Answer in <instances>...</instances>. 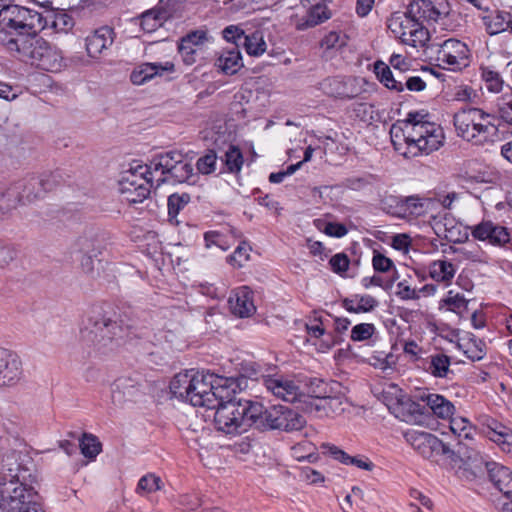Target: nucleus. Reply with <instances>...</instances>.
<instances>
[{
	"mask_svg": "<svg viewBox=\"0 0 512 512\" xmlns=\"http://www.w3.org/2000/svg\"><path fill=\"white\" fill-rule=\"evenodd\" d=\"M35 465L26 453L13 452L4 458L0 471V512H26L41 500L33 484Z\"/></svg>",
	"mask_w": 512,
	"mask_h": 512,
	"instance_id": "f257e3e1",
	"label": "nucleus"
},
{
	"mask_svg": "<svg viewBox=\"0 0 512 512\" xmlns=\"http://www.w3.org/2000/svg\"><path fill=\"white\" fill-rule=\"evenodd\" d=\"M146 330L147 326L133 311H124L118 315L94 313L82 330V336L100 350L133 338H142L146 336Z\"/></svg>",
	"mask_w": 512,
	"mask_h": 512,
	"instance_id": "f03ea898",
	"label": "nucleus"
},
{
	"mask_svg": "<svg viewBox=\"0 0 512 512\" xmlns=\"http://www.w3.org/2000/svg\"><path fill=\"white\" fill-rule=\"evenodd\" d=\"M219 397L215 405L214 425L225 434H240L248 428L256 427L257 416L261 413V403L249 399L230 397L228 394Z\"/></svg>",
	"mask_w": 512,
	"mask_h": 512,
	"instance_id": "7ed1b4c3",
	"label": "nucleus"
},
{
	"mask_svg": "<svg viewBox=\"0 0 512 512\" xmlns=\"http://www.w3.org/2000/svg\"><path fill=\"white\" fill-rule=\"evenodd\" d=\"M391 389L394 390V397L388 396L392 392H383L385 404L397 418L403 421H417L424 414L426 408L441 419H449L455 412L453 403L442 395L424 392L419 396V399L424 403V405H421L403 395L402 390L395 386L391 387Z\"/></svg>",
	"mask_w": 512,
	"mask_h": 512,
	"instance_id": "20e7f679",
	"label": "nucleus"
},
{
	"mask_svg": "<svg viewBox=\"0 0 512 512\" xmlns=\"http://www.w3.org/2000/svg\"><path fill=\"white\" fill-rule=\"evenodd\" d=\"M44 28L42 14L20 6L5 5L0 9V44L8 50L16 47L21 37H26Z\"/></svg>",
	"mask_w": 512,
	"mask_h": 512,
	"instance_id": "39448f33",
	"label": "nucleus"
},
{
	"mask_svg": "<svg viewBox=\"0 0 512 512\" xmlns=\"http://www.w3.org/2000/svg\"><path fill=\"white\" fill-rule=\"evenodd\" d=\"M499 118L480 108H462L454 114L457 135L475 145L491 141L499 131Z\"/></svg>",
	"mask_w": 512,
	"mask_h": 512,
	"instance_id": "423d86ee",
	"label": "nucleus"
},
{
	"mask_svg": "<svg viewBox=\"0 0 512 512\" xmlns=\"http://www.w3.org/2000/svg\"><path fill=\"white\" fill-rule=\"evenodd\" d=\"M190 404L193 406L215 408L219 404V397L227 393L234 383L232 378H222L214 373L195 371L193 369Z\"/></svg>",
	"mask_w": 512,
	"mask_h": 512,
	"instance_id": "0eeeda50",
	"label": "nucleus"
},
{
	"mask_svg": "<svg viewBox=\"0 0 512 512\" xmlns=\"http://www.w3.org/2000/svg\"><path fill=\"white\" fill-rule=\"evenodd\" d=\"M255 421V429L259 431L293 432L301 430L306 425L305 418L299 412L284 405H273L266 409L261 404V413Z\"/></svg>",
	"mask_w": 512,
	"mask_h": 512,
	"instance_id": "6e6552de",
	"label": "nucleus"
},
{
	"mask_svg": "<svg viewBox=\"0 0 512 512\" xmlns=\"http://www.w3.org/2000/svg\"><path fill=\"white\" fill-rule=\"evenodd\" d=\"M404 436L419 455L430 461L438 462L441 457H446L456 462L461 458V442L458 444L459 449L454 451L437 436L429 432L410 430Z\"/></svg>",
	"mask_w": 512,
	"mask_h": 512,
	"instance_id": "1a4fd4ad",
	"label": "nucleus"
},
{
	"mask_svg": "<svg viewBox=\"0 0 512 512\" xmlns=\"http://www.w3.org/2000/svg\"><path fill=\"white\" fill-rule=\"evenodd\" d=\"M387 27L403 44L412 47L424 46L429 40L427 28L408 14V8L405 12H394L387 20Z\"/></svg>",
	"mask_w": 512,
	"mask_h": 512,
	"instance_id": "9d476101",
	"label": "nucleus"
},
{
	"mask_svg": "<svg viewBox=\"0 0 512 512\" xmlns=\"http://www.w3.org/2000/svg\"><path fill=\"white\" fill-rule=\"evenodd\" d=\"M38 176H31L11 185L6 191H0V219L6 217L17 203L32 202L42 198Z\"/></svg>",
	"mask_w": 512,
	"mask_h": 512,
	"instance_id": "9b49d317",
	"label": "nucleus"
},
{
	"mask_svg": "<svg viewBox=\"0 0 512 512\" xmlns=\"http://www.w3.org/2000/svg\"><path fill=\"white\" fill-rule=\"evenodd\" d=\"M155 180L150 173L142 175L135 167L127 171L120 180L119 192L128 203H141L149 197L151 189L155 188Z\"/></svg>",
	"mask_w": 512,
	"mask_h": 512,
	"instance_id": "f8f14e48",
	"label": "nucleus"
},
{
	"mask_svg": "<svg viewBox=\"0 0 512 512\" xmlns=\"http://www.w3.org/2000/svg\"><path fill=\"white\" fill-rule=\"evenodd\" d=\"M470 49L455 38L445 40L437 52V61L442 69L457 71L468 66Z\"/></svg>",
	"mask_w": 512,
	"mask_h": 512,
	"instance_id": "ddd939ff",
	"label": "nucleus"
},
{
	"mask_svg": "<svg viewBox=\"0 0 512 512\" xmlns=\"http://www.w3.org/2000/svg\"><path fill=\"white\" fill-rule=\"evenodd\" d=\"M450 13V4L447 0H413L408 5V14L416 17L419 22L435 23Z\"/></svg>",
	"mask_w": 512,
	"mask_h": 512,
	"instance_id": "4468645a",
	"label": "nucleus"
},
{
	"mask_svg": "<svg viewBox=\"0 0 512 512\" xmlns=\"http://www.w3.org/2000/svg\"><path fill=\"white\" fill-rule=\"evenodd\" d=\"M360 82L361 80L356 77L335 76L326 78L321 83V87L331 97L353 99L362 92Z\"/></svg>",
	"mask_w": 512,
	"mask_h": 512,
	"instance_id": "2eb2a0df",
	"label": "nucleus"
},
{
	"mask_svg": "<svg viewBox=\"0 0 512 512\" xmlns=\"http://www.w3.org/2000/svg\"><path fill=\"white\" fill-rule=\"evenodd\" d=\"M264 386L275 397L286 402H295L300 395L299 386L293 379L274 371L265 376Z\"/></svg>",
	"mask_w": 512,
	"mask_h": 512,
	"instance_id": "dca6fc26",
	"label": "nucleus"
},
{
	"mask_svg": "<svg viewBox=\"0 0 512 512\" xmlns=\"http://www.w3.org/2000/svg\"><path fill=\"white\" fill-rule=\"evenodd\" d=\"M47 41L36 34L21 37L16 43V47L8 49L20 61L36 66Z\"/></svg>",
	"mask_w": 512,
	"mask_h": 512,
	"instance_id": "f3484780",
	"label": "nucleus"
},
{
	"mask_svg": "<svg viewBox=\"0 0 512 512\" xmlns=\"http://www.w3.org/2000/svg\"><path fill=\"white\" fill-rule=\"evenodd\" d=\"M21 375V360L18 355L0 347V387L14 385Z\"/></svg>",
	"mask_w": 512,
	"mask_h": 512,
	"instance_id": "a211bd4d",
	"label": "nucleus"
},
{
	"mask_svg": "<svg viewBox=\"0 0 512 512\" xmlns=\"http://www.w3.org/2000/svg\"><path fill=\"white\" fill-rule=\"evenodd\" d=\"M183 157L184 155L178 151H169L166 153L158 154L151 159L149 164L137 165L136 171L142 175L145 173H150L151 176H154L156 172L160 171V177H164L170 173V171L177 165V163H179Z\"/></svg>",
	"mask_w": 512,
	"mask_h": 512,
	"instance_id": "6ab92c4d",
	"label": "nucleus"
},
{
	"mask_svg": "<svg viewBox=\"0 0 512 512\" xmlns=\"http://www.w3.org/2000/svg\"><path fill=\"white\" fill-rule=\"evenodd\" d=\"M115 40L114 29L109 26H102L94 30L85 39L87 54L91 58H98L104 51L108 50Z\"/></svg>",
	"mask_w": 512,
	"mask_h": 512,
	"instance_id": "aec40b11",
	"label": "nucleus"
},
{
	"mask_svg": "<svg viewBox=\"0 0 512 512\" xmlns=\"http://www.w3.org/2000/svg\"><path fill=\"white\" fill-rule=\"evenodd\" d=\"M475 239L488 240L492 245H504L510 241V234L506 227L496 225L491 221H483L472 229Z\"/></svg>",
	"mask_w": 512,
	"mask_h": 512,
	"instance_id": "412c9836",
	"label": "nucleus"
},
{
	"mask_svg": "<svg viewBox=\"0 0 512 512\" xmlns=\"http://www.w3.org/2000/svg\"><path fill=\"white\" fill-rule=\"evenodd\" d=\"M485 468L490 481L506 497H512V471L496 462H486Z\"/></svg>",
	"mask_w": 512,
	"mask_h": 512,
	"instance_id": "4be33fe9",
	"label": "nucleus"
},
{
	"mask_svg": "<svg viewBox=\"0 0 512 512\" xmlns=\"http://www.w3.org/2000/svg\"><path fill=\"white\" fill-rule=\"evenodd\" d=\"M142 383L139 379L122 376L117 378L111 387V397L114 403L130 400L141 392Z\"/></svg>",
	"mask_w": 512,
	"mask_h": 512,
	"instance_id": "5701e85b",
	"label": "nucleus"
},
{
	"mask_svg": "<svg viewBox=\"0 0 512 512\" xmlns=\"http://www.w3.org/2000/svg\"><path fill=\"white\" fill-rule=\"evenodd\" d=\"M421 363L423 370L435 378L451 379L454 376L450 369L451 358L442 352L427 356Z\"/></svg>",
	"mask_w": 512,
	"mask_h": 512,
	"instance_id": "b1692460",
	"label": "nucleus"
},
{
	"mask_svg": "<svg viewBox=\"0 0 512 512\" xmlns=\"http://www.w3.org/2000/svg\"><path fill=\"white\" fill-rule=\"evenodd\" d=\"M174 64L165 63H142L137 66L130 75V80L135 85H143L156 76L163 75L164 72H173Z\"/></svg>",
	"mask_w": 512,
	"mask_h": 512,
	"instance_id": "393cba45",
	"label": "nucleus"
},
{
	"mask_svg": "<svg viewBox=\"0 0 512 512\" xmlns=\"http://www.w3.org/2000/svg\"><path fill=\"white\" fill-rule=\"evenodd\" d=\"M228 302L231 312L240 318L249 317L256 311L252 291L245 286L237 289Z\"/></svg>",
	"mask_w": 512,
	"mask_h": 512,
	"instance_id": "a878e982",
	"label": "nucleus"
},
{
	"mask_svg": "<svg viewBox=\"0 0 512 512\" xmlns=\"http://www.w3.org/2000/svg\"><path fill=\"white\" fill-rule=\"evenodd\" d=\"M194 177L192 164L183 157L167 176L156 178L155 189L165 183H194V181H191Z\"/></svg>",
	"mask_w": 512,
	"mask_h": 512,
	"instance_id": "bb28decb",
	"label": "nucleus"
},
{
	"mask_svg": "<svg viewBox=\"0 0 512 512\" xmlns=\"http://www.w3.org/2000/svg\"><path fill=\"white\" fill-rule=\"evenodd\" d=\"M420 133L423 137V143L419 146L422 148L424 154L428 155L433 151L438 150L444 141L443 129L431 122L425 121L423 123Z\"/></svg>",
	"mask_w": 512,
	"mask_h": 512,
	"instance_id": "cd10ccee",
	"label": "nucleus"
},
{
	"mask_svg": "<svg viewBox=\"0 0 512 512\" xmlns=\"http://www.w3.org/2000/svg\"><path fill=\"white\" fill-rule=\"evenodd\" d=\"M192 373L193 369L176 374L169 385L170 391L174 397L189 403L191 400V387L194 388L192 384Z\"/></svg>",
	"mask_w": 512,
	"mask_h": 512,
	"instance_id": "c85d7f7f",
	"label": "nucleus"
},
{
	"mask_svg": "<svg viewBox=\"0 0 512 512\" xmlns=\"http://www.w3.org/2000/svg\"><path fill=\"white\" fill-rule=\"evenodd\" d=\"M322 448L335 460H338L345 465H354L367 471H371L374 467V464L369 461L367 457L350 456L335 445L323 444Z\"/></svg>",
	"mask_w": 512,
	"mask_h": 512,
	"instance_id": "c756f323",
	"label": "nucleus"
},
{
	"mask_svg": "<svg viewBox=\"0 0 512 512\" xmlns=\"http://www.w3.org/2000/svg\"><path fill=\"white\" fill-rule=\"evenodd\" d=\"M422 127L423 124H416V126H409V128L404 127L403 139L406 144V150L402 152L404 157L410 158L424 154L422 148L419 147L423 143L424 137L420 133Z\"/></svg>",
	"mask_w": 512,
	"mask_h": 512,
	"instance_id": "7c9ffc66",
	"label": "nucleus"
},
{
	"mask_svg": "<svg viewBox=\"0 0 512 512\" xmlns=\"http://www.w3.org/2000/svg\"><path fill=\"white\" fill-rule=\"evenodd\" d=\"M62 66L63 56L61 50L47 42L36 67L45 71L57 72L61 70Z\"/></svg>",
	"mask_w": 512,
	"mask_h": 512,
	"instance_id": "2f4dec72",
	"label": "nucleus"
},
{
	"mask_svg": "<svg viewBox=\"0 0 512 512\" xmlns=\"http://www.w3.org/2000/svg\"><path fill=\"white\" fill-rule=\"evenodd\" d=\"M215 66L226 75L236 74L243 67L239 49L234 47L231 50H224L217 58Z\"/></svg>",
	"mask_w": 512,
	"mask_h": 512,
	"instance_id": "473e14b6",
	"label": "nucleus"
},
{
	"mask_svg": "<svg viewBox=\"0 0 512 512\" xmlns=\"http://www.w3.org/2000/svg\"><path fill=\"white\" fill-rule=\"evenodd\" d=\"M330 17L331 12L327 6L316 4L309 9L307 15L297 23L296 27L298 30H306L323 23Z\"/></svg>",
	"mask_w": 512,
	"mask_h": 512,
	"instance_id": "72a5a7b5",
	"label": "nucleus"
},
{
	"mask_svg": "<svg viewBox=\"0 0 512 512\" xmlns=\"http://www.w3.org/2000/svg\"><path fill=\"white\" fill-rule=\"evenodd\" d=\"M276 366L272 365H261L255 361H243L240 364L239 374L241 379H251L258 381L262 379L264 382L265 376L276 370Z\"/></svg>",
	"mask_w": 512,
	"mask_h": 512,
	"instance_id": "f704fd0d",
	"label": "nucleus"
},
{
	"mask_svg": "<svg viewBox=\"0 0 512 512\" xmlns=\"http://www.w3.org/2000/svg\"><path fill=\"white\" fill-rule=\"evenodd\" d=\"M168 18V11L162 6H156L142 13L141 27L145 32H153L162 26Z\"/></svg>",
	"mask_w": 512,
	"mask_h": 512,
	"instance_id": "c9c22d12",
	"label": "nucleus"
},
{
	"mask_svg": "<svg viewBox=\"0 0 512 512\" xmlns=\"http://www.w3.org/2000/svg\"><path fill=\"white\" fill-rule=\"evenodd\" d=\"M374 73L377 79L386 88L394 90L396 92L404 91L403 81L396 79L393 75L390 67L382 61H376L374 63Z\"/></svg>",
	"mask_w": 512,
	"mask_h": 512,
	"instance_id": "e433bc0d",
	"label": "nucleus"
},
{
	"mask_svg": "<svg viewBox=\"0 0 512 512\" xmlns=\"http://www.w3.org/2000/svg\"><path fill=\"white\" fill-rule=\"evenodd\" d=\"M511 14L506 11H497L495 15L487 16L483 18L486 31L489 35H497L501 32L509 29L508 22Z\"/></svg>",
	"mask_w": 512,
	"mask_h": 512,
	"instance_id": "4c0bfd02",
	"label": "nucleus"
},
{
	"mask_svg": "<svg viewBox=\"0 0 512 512\" xmlns=\"http://www.w3.org/2000/svg\"><path fill=\"white\" fill-rule=\"evenodd\" d=\"M454 265L446 260L433 261L429 265V275L437 282L449 283L455 275Z\"/></svg>",
	"mask_w": 512,
	"mask_h": 512,
	"instance_id": "58836bf2",
	"label": "nucleus"
},
{
	"mask_svg": "<svg viewBox=\"0 0 512 512\" xmlns=\"http://www.w3.org/2000/svg\"><path fill=\"white\" fill-rule=\"evenodd\" d=\"M243 46L250 56L258 57L262 55L267 48L261 31H254L253 33L244 37Z\"/></svg>",
	"mask_w": 512,
	"mask_h": 512,
	"instance_id": "ea45409f",
	"label": "nucleus"
},
{
	"mask_svg": "<svg viewBox=\"0 0 512 512\" xmlns=\"http://www.w3.org/2000/svg\"><path fill=\"white\" fill-rule=\"evenodd\" d=\"M430 223L435 230V232L440 235L442 232H447L445 237L451 242H458L459 239H454V225L453 219L449 217L448 213H445L443 216L441 215H431Z\"/></svg>",
	"mask_w": 512,
	"mask_h": 512,
	"instance_id": "a19ab883",
	"label": "nucleus"
},
{
	"mask_svg": "<svg viewBox=\"0 0 512 512\" xmlns=\"http://www.w3.org/2000/svg\"><path fill=\"white\" fill-rule=\"evenodd\" d=\"M487 437L496 443L500 449L512 457V430L500 427L499 431L487 432Z\"/></svg>",
	"mask_w": 512,
	"mask_h": 512,
	"instance_id": "79ce46f5",
	"label": "nucleus"
},
{
	"mask_svg": "<svg viewBox=\"0 0 512 512\" xmlns=\"http://www.w3.org/2000/svg\"><path fill=\"white\" fill-rule=\"evenodd\" d=\"M163 485V481L159 476L154 473H148L139 479L136 492L141 495L151 494L161 490Z\"/></svg>",
	"mask_w": 512,
	"mask_h": 512,
	"instance_id": "37998d69",
	"label": "nucleus"
},
{
	"mask_svg": "<svg viewBox=\"0 0 512 512\" xmlns=\"http://www.w3.org/2000/svg\"><path fill=\"white\" fill-rule=\"evenodd\" d=\"M81 453L86 457L93 459L101 452V443L98 438L90 433H84L79 440Z\"/></svg>",
	"mask_w": 512,
	"mask_h": 512,
	"instance_id": "c03bdc74",
	"label": "nucleus"
},
{
	"mask_svg": "<svg viewBox=\"0 0 512 512\" xmlns=\"http://www.w3.org/2000/svg\"><path fill=\"white\" fill-rule=\"evenodd\" d=\"M90 246H92V242L90 240L84 239L82 241L83 257L81 259V268L84 273L89 275L93 274L95 270L94 259L97 258L100 253L99 250L95 248L90 249Z\"/></svg>",
	"mask_w": 512,
	"mask_h": 512,
	"instance_id": "a18cd8bd",
	"label": "nucleus"
},
{
	"mask_svg": "<svg viewBox=\"0 0 512 512\" xmlns=\"http://www.w3.org/2000/svg\"><path fill=\"white\" fill-rule=\"evenodd\" d=\"M191 201L188 193H173L167 199L168 215L175 218L182 209Z\"/></svg>",
	"mask_w": 512,
	"mask_h": 512,
	"instance_id": "49530a36",
	"label": "nucleus"
},
{
	"mask_svg": "<svg viewBox=\"0 0 512 512\" xmlns=\"http://www.w3.org/2000/svg\"><path fill=\"white\" fill-rule=\"evenodd\" d=\"M243 161L241 150L236 146H230L224 158L227 170L231 173L239 172L242 168Z\"/></svg>",
	"mask_w": 512,
	"mask_h": 512,
	"instance_id": "de8ad7c7",
	"label": "nucleus"
},
{
	"mask_svg": "<svg viewBox=\"0 0 512 512\" xmlns=\"http://www.w3.org/2000/svg\"><path fill=\"white\" fill-rule=\"evenodd\" d=\"M405 205L411 214L420 215L423 209H430L435 206V200L432 198H419L417 196H409L405 199Z\"/></svg>",
	"mask_w": 512,
	"mask_h": 512,
	"instance_id": "09e8293b",
	"label": "nucleus"
},
{
	"mask_svg": "<svg viewBox=\"0 0 512 512\" xmlns=\"http://www.w3.org/2000/svg\"><path fill=\"white\" fill-rule=\"evenodd\" d=\"M482 78L490 92L498 93L502 90L503 80L498 72L488 67L482 68Z\"/></svg>",
	"mask_w": 512,
	"mask_h": 512,
	"instance_id": "8fccbe9b",
	"label": "nucleus"
},
{
	"mask_svg": "<svg viewBox=\"0 0 512 512\" xmlns=\"http://www.w3.org/2000/svg\"><path fill=\"white\" fill-rule=\"evenodd\" d=\"M347 36L341 32L331 31L324 36L320 42V46L324 49H339L346 45Z\"/></svg>",
	"mask_w": 512,
	"mask_h": 512,
	"instance_id": "3c124183",
	"label": "nucleus"
},
{
	"mask_svg": "<svg viewBox=\"0 0 512 512\" xmlns=\"http://www.w3.org/2000/svg\"><path fill=\"white\" fill-rule=\"evenodd\" d=\"M376 328L372 323H360L351 329V340L355 342L370 339L375 333Z\"/></svg>",
	"mask_w": 512,
	"mask_h": 512,
	"instance_id": "603ef678",
	"label": "nucleus"
},
{
	"mask_svg": "<svg viewBox=\"0 0 512 512\" xmlns=\"http://www.w3.org/2000/svg\"><path fill=\"white\" fill-rule=\"evenodd\" d=\"M38 178L41 182L40 187L42 194L53 190L63 181L62 174L59 171L43 173L40 176H38Z\"/></svg>",
	"mask_w": 512,
	"mask_h": 512,
	"instance_id": "864d4df0",
	"label": "nucleus"
},
{
	"mask_svg": "<svg viewBox=\"0 0 512 512\" xmlns=\"http://www.w3.org/2000/svg\"><path fill=\"white\" fill-rule=\"evenodd\" d=\"M217 155L214 150L208 152L197 160L196 167L202 174H211L215 171Z\"/></svg>",
	"mask_w": 512,
	"mask_h": 512,
	"instance_id": "5fc2aeb1",
	"label": "nucleus"
},
{
	"mask_svg": "<svg viewBox=\"0 0 512 512\" xmlns=\"http://www.w3.org/2000/svg\"><path fill=\"white\" fill-rule=\"evenodd\" d=\"M449 419L450 429L454 434L458 435L459 437L463 436L465 439H469L471 437V426L466 418L451 417Z\"/></svg>",
	"mask_w": 512,
	"mask_h": 512,
	"instance_id": "6e6d98bb",
	"label": "nucleus"
},
{
	"mask_svg": "<svg viewBox=\"0 0 512 512\" xmlns=\"http://www.w3.org/2000/svg\"><path fill=\"white\" fill-rule=\"evenodd\" d=\"M308 390L312 397L333 401L332 398L327 396L326 383L319 378H311L309 380Z\"/></svg>",
	"mask_w": 512,
	"mask_h": 512,
	"instance_id": "4d7b16f0",
	"label": "nucleus"
},
{
	"mask_svg": "<svg viewBox=\"0 0 512 512\" xmlns=\"http://www.w3.org/2000/svg\"><path fill=\"white\" fill-rule=\"evenodd\" d=\"M329 264L334 273L343 275L348 270L350 259L345 253H337L331 257Z\"/></svg>",
	"mask_w": 512,
	"mask_h": 512,
	"instance_id": "13d9d810",
	"label": "nucleus"
},
{
	"mask_svg": "<svg viewBox=\"0 0 512 512\" xmlns=\"http://www.w3.org/2000/svg\"><path fill=\"white\" fill-rule=\"evenodd\" d=\"M372 265L374 270L380 273H386L394 268L393 261L377 251H374Z\"/></svg>",
	"mask_w": 512,
	"mask_h": 512,
	"instance_id": "bf43d9fd",
	"label": "nucleus"
},
{
	"mask_svg": "<svg viewBox=\"0 0 512 512\" xmlns=\"http://www.w3.org/2000/svg\"><path fill=\"white\" fill-rule=\"evenodd\" d=\"M471 347H468L465 353L467 357L471 360H481L485 356V343L476 338H471L470 343Z\"/></svg>",
	"mask_w": 512,
	"mask_h": 512,
	"instance_id": "052dcab7",
	"label": "nucleus"
},
{
	"mask_svg": "<svg viewBox=\"0 0 512 512\" xmlns=\"http://www.w3.org/2000/svg\"><path fill=\"white\" fill-rule=\"evenodd\" d=\"M355 298L359 313L371 312L378 306V301L371 295H355Z\"/></svg>",
	"mask_w": 512,
	"mask_h": 512,
	"instance_id": "680f3d73",
	"label": "nucleus"
},
{
	"mask_svg": "<svg viewBox=\"0 0 512 512\" xmlns=\"http://www.w3.org/2000/svg\"><path fill=\"white\" fill-rule=\"evenodd\" d=\"M222 33H223V37L227 41L234 43L237 48H238V43L242 39L244 40V37L246 36L245 32L241 28H239L238 26H235V25H230V26L226 27Z\"/></svg>",
	"mask_w": 512,
	"mask_h": 512,
	"instance_id": "e2e57ef3",
	"label": "nucleus"
},
{
	"mask_svg": "<svg viewBox=\"0 0 512 512\" xmlns=\"http://www.w3.org/2000/svg\"><path fill=\"white\" fill-rule=\"evenodd\" d=\"M313 321L315 323L306 324V330L310 337L319 339L323 334H325V327L323 323V319L321 316H314Z\"/></svg>",
	"mask_w": 512,
	"mask_h": 512,
	"instance_id": "0e129e2a",
	"label": "nucleus"
},
{
	"mask_svg": "<svg viewBox=\"0 0 512 512\" xmlns=\"http://www.w3.org/2000/svg\"><path fill=\"white\" fill-rule=\"evenodd\" d=\"M397 288L396 295L402 300H416L419 298L418 292L411 288L406 281L399 282Z\"/></svg>",
	"mask_w": 512,
	"mask_h": 512,
	"instance_id": "69168bd1",
	"label": "nucleus"
},
{
	"mask_svg": "<svg viewBox=\"0 0 512 512\" xmlns=\"http://www.w3.org/2000/svg\"><path fill=\"white\" fill-rule=\"evenodd\" d=\"M320 339V347L323 350H329L343 341L340 335H336L334 332H327L326 330L325 334H323Z\"/></svg>",
	"mask_w": 512,
	"mask_h": 512,
	"instance_id": "338daca9",
	"label": "nucleus"
},
{
	"mask_svg": "<svg viewBox=\"0 0 512 512\" xmlns=\"http://www.w3.org/2000/svg\"><path fill=\"white\" fill-rule=\"evenodd\" d=\"M250 248L245 244H240L234 251L233 255L230 256V261L236 264L238 267H242V263L249 259L248 250Z\"/></svg>",
	"mask_w": 512,
	"mask_h": 512,
	"instance_id": "774afa93",
	"label": "nucleus"
}]
</instances>
